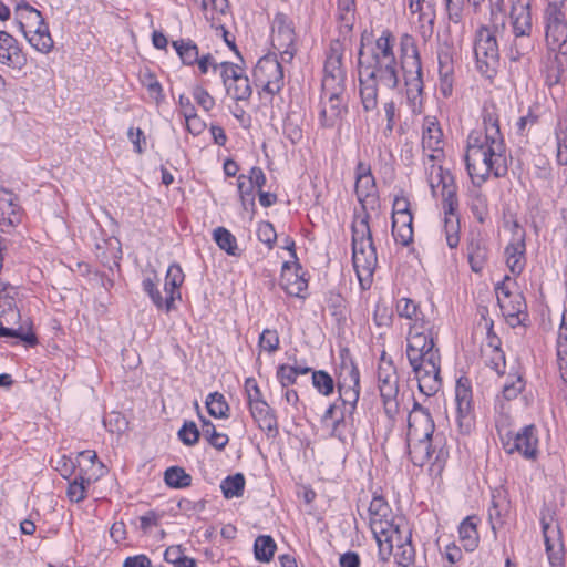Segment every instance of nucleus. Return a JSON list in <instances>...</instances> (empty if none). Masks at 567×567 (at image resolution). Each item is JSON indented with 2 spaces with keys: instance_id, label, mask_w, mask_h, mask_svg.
<instances>
[{
  "instance_id": "obj_27",
  "label": "nucleus",
  "mask_w": 567,
  "mask_h": 567,
  "mask_svg": "<svg viewBox=\"0 0 567 567\" xmlns=\"http://www.w3.org/2000/svg\"><path fill=\"white\" fill-rule=\"evenodd\" d=\"M409 455L412 463L416 466H423L435 452L432 449V439L406 437Z\"/></svg>"
},
{
  "instance_id": "obj_18",
  "label": "nucleus",
  "mask_w": 567,
  "mask_h": 567,
  "mask_svg": "<svg viewBox=\"0 0 567 567\" xmlns=\"http://www.w3.org/2000/svg\"><path fill=\"white\" fill-rule=\"evenodd\" d=\"M525 231L517 223L514 224L513 238L505 248L506 265L511 272L518 276L526 265Z\"/></svg>"
},
{
  "instance_id": "obj_11",
  "label": "nucleus",
  "mask_w": 567,
  "mask_h": 567,
  "mask_svg": "<svg viewBox=\"0 0 567 567\" xmlns=\"http://www.w3.org/2000/svg\"><path fill=\"white\" fill-rule=\"evenodd\" d=\"M370 532H400L404 518L395 516L382 495L373 494L368 507Z\"/></svg>"
},
{
  "instance_id": "obj_38",
  "label": "nucleus",
  "mask_w": 567,
  "mask_h": 567,
  "mask_svg": "<svg viewBox=\"0 0 567 567\" xmlns=\"http://www.w3.org/2000/svg\"><path fill=\"white\" fill-rule=\"evenodd\" d=\"M456 208L455 207L452 212L447 213L444 212V231L446 237V244L450 248H456L460 243V236H458V218L456 216Z\"/></svg>"
},
{
  "instance_id": "obj_20",
  "label": "nucleus",
  "mask_w": 567,
  "mask_h": 567,
  "mask_svg": "<svg viewBox=\"0 0 567 567\" xmlns=\"http://www.w3.org/2000/svg\"><path fill=\"white\" fill-rule=\"evenodd\" d=\"M20 206L17 196L0 187V230L6 231L20 223Z\"/></svg>"
},
{
  "instance_id": "obj_41",
  "label": "nucleus",
  "mask_w": 567,
  "mask_h": 567,
  "mask_svg": "<svg viewBox=\"0 0 567 567\" xmlns=\"http://www.w3.org/2000/svg\"><path fill=\"white\" fill-rule=\"evenodd\" d=\"M255 556L259 561H269L276 550V544L269 535H259L254 544Z\"/></svg>"
},
{
  "instance_id": "obj_57",
  "label": "nucleus",
  "mask_w": 567,
  "mask_h": 567,
  "mask_svg": "<svg viewBox=\"0 0 567 567\" xmlns=\"http://www.w3.org/2000/svg\"><path fill=\"white\" fill-rule=\"evenodd\" d=\"M257 236H258V239L260 241H262L264 244H266L269 248H272V246L277 239V234L275 231V228H274L272 224L269 221H261L258 225Z\"/></svg>"
},
{
  "instance_id": "obj_4",
  "label": "nucleus",
  "mask_w": 567,
  "mask_h": 567,
  "mask_svg": "<svg viewBox=\"0 0 567 567\" xmlns=\"http://www.w3.org/2000/svg\"><path fill=\"white\" fill-rule=\"evenodd\" d=\"M406 359L419 382L420 392L427 396L435 394L442 385L441 354L435 342L432 341L427 347L416 351L414 359L412 354Z\"/></svg>"
},
{
  "instance_id": "obj_47",
  "label": "nucleus",
  "mask_w": 567,
  "mask_h": 567,
  "mask_svg": "<svg viewBox=\"0 0 567 567\" xmlns=\"http://www.w3.org/2000/svg\"><path fill=\"white\" fill-rule=\"evenodd\" d=\"M91 478H85L82 475V471L79 476H76L72 482L69 483V487L66 491L68 497L72 502H81L85 498L86 486L90 485Z\"/></svg>"
},
{
  "instance_id": "obj_5",
  "label": "nucleus",
  "mask_w": 567,
  "mask_h": 567,
  "mask_svg": "<svg viewBox=\"0 0 567 567\" xmlns=\"http://www.w3.org/2000/svg\"><path fill=\"white\" fill-rule=\"evenodd\" d=\"M19 30L37 51L48 53L53 48L49 27L41 12L25 1L17 3L14 9Z\"/></svg>"
},
{
  "instance_id": "obj_9",
  "label": "nucleus",
  "mask_w": 567,
  "mask_h": 567,
  "mask_svg": "<svg viewBox=\"0 0 567 567\" xmlns=\"http://www.w3.org/2000/svg\"><path fill=\"white\" fill-rule=\"evenodd\" d=\"M544 23L548 49L567 56V21L564 8L546 7Z\"/></svg>"
},
{
  "instance_id": "obj_40",
  "label": "nucleus",
  "mask_w": 567,
  "mask_h": 567,
  "mask_svg": "<svg viewBox=\"0 0 567 567\" xmlns=\"http://www.w3.org/2000/svg\"><path fill=\"white\" fill-rule=\"evenodd\" d=\"M221 492L226 498L239 497L244 493L245 477L241 473L227 476L221 481Z\"/></svg>"
},
{
  "instance_id": "obj_25",
  "label": "nucleus",
  "mask_w": 567,
  "mask_h": 567,
  "mask_svg": "<svg viewBox=\"0 0 567 567\" xmlns=\"http://www.w3.org/2000/svg\"><path fill=\"white\" fill-rule=\"evenodd\" d=\"M184 282V272L179 265L173 264L168 267L164 292L166 295V311H171L174 308V301L181 299V286Z\"/></svg>"
},
{
  "instance_id": "obj_31",
  "label": "nucleus",
  "mask_w": 567,
  "mask_h": 567,
  "mask_svg": "<svg viewBox=\"0 0 567 567\" xmlns=\"http://www.w3.org/2000/svg\"><path fill=\"white\" fill-rule=\"evenodd\" d=\"M396 312L399 317L412 321L410 326H420L425 328L430 321L425 320L424 315L420 311L419 305L409 298H401L396 301Z\"/></svg>"
},
{
  "instance_id": "obj_6",
  "label": "nucleus",
  "mask_w": 567,
  "mask_h": 567,
  "mask_svg": "<svg viewBox=\"0 0 567 567\" xmlns=\"http://www.w3.org/2000/svg\"><path fill=\"white\" fill-rule=\"evenodd\" d=\"M497 27L491 29L482 25L474 35L473 51L477 71L487 79H493L499 66V49L496 40Z\"/></svg>"
},
{
  "instance_id": "obj_32",
  "label": "nucleus",
  "mask_w": 567,
  "mask_h": 567,
  "mask_svg": "<svg viewBox=\"0 0 567 567\" xmlns=\"http://www.w3.org/2000/svg\"><path fill=\"white\" fill-rule=\"evenodd\" d=\"M284 272L281 276V287L285 291L293 297H302V292L306 291L308 282L302 276L290 270L288 262L282 266Z\"/></svg>"
},
{
  "instance_id": "obj_49",
  "label": "nucleus",
  "mask_w": 567,
  "mask_h": 567,
  "mask_svg": "<svg viewBox=\"0 0 567 567\" xmlns=\"http://www.w3.org/2000/svg\"><path fill=\"white\" fill-rule=\"evenodd\" d=\"M312 384L319 393L326 396L330 395L334 389L332 377L323 370L312 372Z\"/></svg>"
},
{
  "instance_id": "obj_63",
  "label": "nucleus",
  "mask_w": 567,
  "mask_h": 567,
  "mask_svg": "<svg viewBox=\"0 0 567 567\" xmlns=\"http://www.w3.org/2000/svg\"><path fill=\"white\" fill-rule=\"evenodd\" d=\"M266 175L262 172L260 167L254 166L249 171V174L246 175V182L247 184H251V187L255 186L258 188V190H261L262 187L266 185Z\"/></svg>"
},
{
  "instance_id": "obj_64",
  "label": "nucleus",
  "mask_w": 567,
  "mask_h": 567,
  "mask_svg": "<svg viewBox=\"0 0 567 567\" xmlns=\"http://www.w3.org/2000/svg\"><path fill=\"white\" fill-rule=\"evenodd\" d=\"M557 362L560 378L567 382V344H557Z\"/></svg>"
},
{
  "instance_id": "obj_55",
  "label": "nucleus",
  "mask_w": 567,
  "mask_h": 567,
  "mask_svg": "<svg viewBox=\"0 0 567 567\" xmlns=\"http://www.w3.org/2000/svg\"><path fill=\"white\" fill-rule=\"evenodd\" d=\"M486 364L497 374H503L506 365L504 352L498 347L492 348L489 355L486 358Z\"/></svg>"
},
{
  "instance_id": "obj_44",
  "label": "nucleus",
  "mask_w": 567,
  "mask_h": 567,
  "mask_svg": "<svg viewBox=\"0 0 567 567\" xmlns=\"http://www.w3.org/2000/svg\"><path fill=\"white\" fill-rule=\"evenodd\" d=\"M173 47L177 51L183 63L193 65L194 63H196L198 61V48L193 41H190V40L174 41Z\"/></svg>"
},
{
  "instance_id": "obj_10",
  "label": "nucleus",
  "mask_w": 567,
  "mask_h": 567,
  "mask_svg": "<svg viewBox=\"0 0 567 567\" xmlns=\"http://www.w3.org/2000/svg\"><path fill=\"white\" fill-rule=\"evenodd\" d=\"M254 79L255 84L270 95L281 91L285 85L284 69L276 55H265L259 59L254 69Z\"/></svg>"
},
{
  "instance_id": "obj_62",
  "label": "nucleus",
  "mask_w": 567,
  "mask_h": 567,
  "mask_svg": "<svg viewBox=\"0 0 567 567\" xmlns=\"http://www.w3.org/2000/svg\"><path fill=\"white\" fill-rule=\"evenodd\" d=\"M245 391L248 399V404H254L257 402L265 401L262 399L261 391L257 384V381L254 378H247L245 381Z\"/></svg>"
},
{
  "instance_id": "obj_15",
  "label": "nucleus",
  "mask_w": 567,
  "mask_h": 567,
  "mask_svg": "<svg viewBox=\"0 0 567 567\" xmlns=\"http://www.w3.org/2000/svg\"><path fill=\"white\" fill-rule=\"evenodd\" d=\"M346 87L338 90H322V106L320 110V123L323 127H333L347 113Z\"/></svg>"
},
{
  "instance_id": "obj_28",
  "label": "nucleus",
  "mask_w": 567,
  "mask_h": 567,
  "mask_svg": "<svg viewBox=\"0 0 567 567\" xmlns=\"http://www.w3.org/2000/svg\"><path fill=\"white\" fill-rule=\"evenodd\" d=\"M467 258L471 269L480 272L488 258L486 241L481 236H473L467 243Z\"/></svg>"
},
{
  "instance_id": "obj_13",
  "label": "nucleus",
  "mask_w": 567,
  "mask_h": 567,
  "mask_svg": "<svg viewBox=\"0 0 567 567\" xmlns=\"http://www.w3.org/2000/svg\"><path fill=\"white\" fill-rule=\"evenodd\" d=\"M427 181L434 196L440 192L442 196V208L447 213L458 206L456 197V186L450 172L444 171L442 166L431 165Z\"/></svg>"
},
{
  "instance_id": "obj_33",
  "label": "nucleus",
  "mask_w": 567,
  "mask_h": 567,
  "mask_svg": "<svg viewBox=\"0 0 567 567\" xmlns=\"http://www.w3.org/2000/svg\"><path fill=\"white\" fill-rule=\"evenodd\" d=\"M498 305L504 316H506L513 324L522 322L520 316H525L524 311L526 309V303L522 295H516L513 299L509 298L507 301L506 298H502L498 295Z\"/></svg>"
},
{
  "instance_id": "obj_2",
  "label": "nucleus",
  "mask_w": 567,
  "mask_h": 567,
  "mask_svg": "<svg viewBox=\"0 0 567 567\" xmlns=\"http://www.w3.org/2000/svg\"><path fill=\"white\" fill-rule=\"evenodd\" d=\"M482 121L483 128L470 133L465 153L466 169L472 182L478 186L491 174L501 177L507 172L506 147L494 105L484 106Z\"/></svg>"
},
{
  "instance_id": "obj_35",
  "label": "nucleus",
  "mask_w": 567,
  "mask_h": 567,
  "mask_svg": "<svg viewBox=\"0 0 567 567\" xmlns=\"http://www.w3.org/2000/svg\"><path fill=\"white\" fill-rule=\"evenodd\" d=\"M375 181L373 176H365L355 179V195L362 205V214H368L365 203L370 199L373 202L375 197Z\"/></svg>"
},
{
  "instance_id": "obj_48",
  "label": "nucleus",
  "mask_w": 567,
  "mask_h": 567,
  "mask_svg": "<svg viewBox=\"0 0 567 567\" xmlns=\"http://www.w3.org/2000/svg\"><path fill=\"white\" fill-rule=\"evenodd\" d=\"M157 276L154 274V277H146L143 279L142 287L143 290L148 295L153 303L158 309L166 310V297L163 298L161 291L157 288Z\"/></svg>"
},
{
  "instance_id": "obj_21",
  "label": "nucleus",
  "mask_w": 567,
  "mask_h": 567,
  "mask_svg": "<svg viewBox=\"0 0 567 567\" xmlns=\"http://www.w3.org/2000/svg\"><path fill=\"white\" fill-rule=\"evenodd\" d=\"M509 517V502L503 491H495L492 494L491 506L488 508V520L493 532L506 528Z\"/></svg>"
},
{
  "instance_id": "obj_51",
  "label": "nucleus",
  "mask_w": 567,
  "mask_h": 567,
  "mask_svg": "<svg viewBox=\"0 0 567 567\" xmlns=\"http://www.w3.org/2000/svg\"><path fill=\"white\" fill-rule=\"evenodd\" d=\"M237 182H238V192H239V196H240L244 209L254 210L255 209V195H254V188L251 187V184H247L245 174H240L238 176Z\"/></svg>"
},
{
  "instance_id": "obj_29",
  "label": "nucleus",
  "mask_w": 567,
  "mask_h": 567,
  "mask_svg": "<svg viewBox=\"0 0 567 567\" xmlns=\"http://www.w3.org/2000/svg\"><path fill=\"white\" fill-rule=\"evenodd\" d=\"M412 214L392 215V235L402 246H408L413 238Z\"/></svg>"
},
{
  "instance_id": "obj_39",
  "label": "nucleus",
  "mask_w": 567,
  "mask_h": 567,
  "mask_svg": "<svg viewBox=\"0 0 567 567\" xmlns=\"http://www.w3.org/2000/svg\"><path fill=\"white\" fill-rule=\"evenodd\" d=\"M214 240L218 247L230 256H239L236 237L226 228L218 227L214 230Z\"/></svg>"
},
{
  "instance_id": "obj_53",
  "label": "nucleus",
  "mask_w": 567,
  "mask_h": 567,
  "mask_svg": "<svg viewBox=\"0 0 567 567\" xmlns=\"http://www.w3.org/2000/svg\"><path fill=\"white\" fill-rule=\"evenodd\" d=\"M508 381L503 385V396L506 400H513L524 390L525 382L520 375H509Z\"/></svg>"
},
{
  "instance_id": "obj_30",
  "label": "nucleus",
  "mask_w": 567,
  "mask_h": 567,
  "mask_svg": "<svg viewBox=\"0 0 567 567\" xmlns=\"http://www.w3.org/2000/svg\"><path fill=\"white\" fill-rule=\"evenodd\" d=\"M443 133L434 117H425L423 123L422 144L424 148L432 152L442 151Z\"/></svg>"
},
{
  "instance_id": "obj_54",
  "label": "nucleus",
  "mask_w": 567,
  "mask_h": 567,
  "mask_svg": "<svg viewBox=\"0 0 567 567\" xmlns=\"http://www.w3.org/2000/svg\"><path fill=\"white\" fill-rule=\"evenodd\" d=\"M435 0H410L409 8L412 13H419L420 19L424 17L435 16Z\"/></svg>"
},
{
  "instance_id": "obj_50",
  "label": "nucleus",
  "mask_w": 567,
  "mask_h": 567,
  "mask_svg": "<svg viewBox=\"0 0 567 567\" xmlns=\"http://www.w3.org/2000/svg\"><path fill=\"white\" fill-rule=\"evenodd\" d=\"M557 162L567 165V122H559L556 128Z\"/></svg>"
},
{
  "instance_id": "obj_24",
  "label": "nucleus",
  "mask_w": 567,
  "mask_h": 567,
  "mask_svg": "<svg viewBox=\"0 0 567 567\" xmlns=\"http://www.w3.org/2000/svg\"><path fill=\"white\" fill-rule=\"evenodd\" d=\"M538 439L536 436V429L534 425H527L517 432L514 436V442L508 452L514 451L520 453L526 458H535L537 454Z\"/></svg>"
},
{
  "instance_id": "obj_19",
  "label": "nucleus",
  "mask_w": 567,
  "mask_h": 567,
  "mask_svg": "<svg viewBox=\"0 0 567 567\" xmlns=\"http://www.w3.org/2000/svg\"><path fill=\"white\" fill-rule=\"evenodd\" d=\"M434 421L427 409L414 402L408 419L406 437L433 439Z\"/></svg>"
},
{
  "instance_id": "obj_42",
  "label": "nucleus",
  "mask_w": 567,
  "mask_h": 567,
  "mask_svg": "<svg viewBox=\"0 0 567 567\" xmlns=\"http://www.w3.org/2000/svg\"><path fill=\"white\" fill-rule=\"evenodd\" d=\"M165 483L174 488L188 487L192 484V476L179 466H172L165 471Z\"/></svg>"
},
{
  "instance_id": "obj_59",
  "label": "nucleus",
  "mask_w": 567,
  "mask_h": 567,
  "mask_svg": "<svg viewBox=\"0 0 567 567\" xmlns=\"http://www.w3.org/2000/svg\"><path fill=\"white\" fill-rule=\"evenodd\" d=\"M298 374L292 365L281 364L277 370V379L279 380L282 388H288L296 383Z\"/></svg>"
},
{
  "instance_id": "obj_61",
  "label": "nucleus",
  "mask_w": 567,
  "mask_h": 567,
  "mask_svg": "<svg viewBox=\"0 0 567 567\" xmlns=\"http://www.w3.org/2000/svg\"><path fill=\"white\" fill-rule=\"evenodd\" d=\"M450 21L458 23L462 20L464 0H444Z\"/></svg>"
},
{
  "instance_id": "obj_45",
  "label": "nucleus",
  "mask_w": 567,
  "mask_h": 567,
  "mask_svg": "<svg viewBox=\"0 0 567 567\" xmlns=\"http://www.w3.org/2000/svg\"><path fill=\"white\" fill-rule=\"evenodd\" d=\"M206 408L208 413L214 417L223 419L228 416L227 412L229 406L224 395L218 392L208 394L206 399Z\"/></svg>"
},
{
  "instance_id": "obj_34",
  "label": "nucleus",
  "mask_w": 567,
  "mask_h": 567,
  "mask_svg": "<svg viewBox=\"0 0 567 567\" xmlns=\"http://www.w3.org/2000/svg\"><path fill=\"white\" fill-rule=\"evenodd\" d=\"M544 539L550 567H564L561 534H544Z\"/></svg>"
},
{
  "instance_id": "obj_26",
  "label": "nucleus",
  "mask_w": 567,
  "mask_h": 567,
  "mask_svg": "<svg viewBox=\"0 0 567 567\" xmlns=\"http://www.w3.org/2000/svg\"><path fill=\"white\" fill-rule=\"evenodd\" d=\"M432 341H434L432 333V326L429 323L425 328H421L420 326H410V330L406 338V358H413L416 354V351L427 347Z\"/></svg>"
},
{
  "instance_id": "obj_1",
  "label": "nucleus",
  "mask_w": 567,
  "mask_h": 567,
  "mask_svg": "<svg viewBox=\"0 0 567 567\" xmlns=\"http://www.w3.org/2000/svg\"><path fill=\"white\" fill-rule=\"evenodd\" d=\"M395 38L384 30L370 48L361 45L358 53L360 97L363 110L370 112L378 106V85L395 89L399 71L403 72L408 103L413 113L422 112V63L415 39L404 33L400 38V65L394 54Z\"/></svg>"
},
{
  "instance_id": "obj_60",
  "label": "nucleus",
  "mask_w": 567,
  "mask_h": 567,
  "mask_svg": "<svg viewBox=\"0 0 567 567\" xmlns=\"http://www.w3.org/2000/svg\"><path fill=\"white\" fill-rule=\"evenodd\" d=\"M193 97L206 112L210 111L215 106L214 97L202 86H195L193 89Z\"/></svg>"
},
{
  "instance_id": "obj_14",
  "label": "nucleus",
  "mask_w": 567,
  "mask_h": 567,
  "mask_svg": "<svg viewBox=\"0 0 567 567\" xmlns=\"http://www.w3.org/2000/svg\"><path fill=\"white\" fill-rule=\"evenodd\" d=\"M378 380L384 412L389 419L394 420L400 411V404L398 401L399 378L393 367L391 364L388 368L380 367Z\"/></svg>"
},
{
  "instance_id": "obj_58",
  "label": "nucleus",
  "mask_w": 567,
  "mask_h": 567,
  "mask_svg": "<svg viewBox=\"0 0 567 567\" xmlns=\"http://www.w3.org/2000/svg\"><path fill=\"white\" fill-rule=\"evenodd\" d=\"M142 83L147 89L150 96L156 102H159L163 99L162 85L152 73H145L143 75Z\"/></svg>"
},
{
  "instance_id": "obj_36",
  "label": "nucleus",
  "mask_w": 567,
  "mask_h": 567,
  "mask_svg": "<svg viewBox=\"0 0 567 567\" xmlns=\"http://www.w3.org/2000/svg\"><path fill=\"white\" fill-rule=\"evenodd\" d=\"M202 420V435L215 449L221 451L228 444L229 437L226 433L216 431L215 425L207 419L200 416Z\"/></svg>"
},
{
  "instance_id": "obj_17",
  "label": "nucleus",
  "mask_w": 567,
  "mask_h": 567,
  "mask_svg": "<svg viewBox=\"0 0 567 567\" xmlns=\"http://www.w3.org/2000/svg\"><path fill=\"white\" fill-rule=\"evenodd\" d=\"M322 90L346 87V71L342 68V54L339 44L331 45L323 68Z\"/></svg>"
},
{
  "instance_id": "obj_37",
  "label": "nucleus",
  "mask_w": 567,
  "mask_h": 567,
  "mask_svg": "<svg viewBox=\"0 0 567 567\" xmlns=\"http://www.w3.org/2000/svg\"><path fill=\"white\" fill-rule=\"evenodd\" d=\"M534 49V40L530 35H514L513 43L508 50L511 61L517 62L528 55Z\"/></svg>"
},
{
  "instance_id": "obj_56",
  "label": "nucleus",
  "mask_w": 567,
  "mask_h": 567,
  "mask_svg": "<svg viewBox=\"0 0 567 567\" xmlns=\"http://www.w3.org/2000/svg\"><path fill=\"white\" fill-rule=\"evenodd\" d=\"M259 346L268 351L275 352L279 348V336L276 330L265 329L259 338Z\"/></svg>"
},
{
  "instance_id": "obj_46",
  "label": "nucleus",
  "mask_w": 567,
  "mask_h": 567,
  "mask_svg": "<svg viewBox=\"0 0 567 567\" xmlns=\"http://www.w3.org/2000/svg\"><path fill=\"white\" fill-rule=\"evenodd\" d=\"M514 35H530L533 30L530 11L509 14Z\"/></svg>"
},
{
  "instance_id": "obj_16",
  "label": "nucleus",
  "mask_w": 567,
  "mask_h": 567,
  "mask_svg": "<svg viewBox=\"0 0 567 567\" xmlns=\"http://www.w3.org/2000/svg\"><path fill=\"white\" fill-rule=\"evenodd\" d=\"M456 422L461 433L468 434L473 427L472 390L466 378L458 379L455 388Z\"/></svg>"
},
{
  "instance_id": "obj_52",
  "label": "nucleus",
  "mask_w": 567,
  "mask_h": 567,
  "mask_svg": "<svg viewBox=\"0 0 567 567\" xmlns=\"http://www.w3.org/2000/svg\"><path fill=\"white\" fill-rule=\"evenodd\" d=\"M200 434L202 431L198 430L196 423L193 421H185L177 433L178 439L187 446L195 445L198 442Z\"/></svg>"
},
{
  "instance_id": "obj_8",
  "label": "nucleus",
  "mask_w": 567,
  "mask_h": 567,
  "mask_svg": "<svg viewBox=\"0 0 567 567\" xmlns=\"http://www.w3.org/2000/svg\"><path fill=\"white\" fill-rule=\"evenodd\" d=\"M379 546V555L382 560H388L391 556L398 565L402 567L410 566L415 556L412 546V534H372Z\"/></svg>"
},
{
  "instance_id": "obj_3",
  "label": "nucleus",
  "mask_w": 567,
  "mask_h": 567,
  "mask_svg": "<svg viewBox=\"0 0 567 567\" xmlns=\"http://www.w3.org/2000/svg\"><path fill=\"white\" fill-rule=\"evenodd\" d=\"M369 214L355 215L352 223V261L360 285L370 288L378 257L369 226Z\"/></svg>"
},
{
  "instance_id": "obj_12",
  "label": "nucleus",
  "mask_w": 567,
  "mask_h": 567,
  "mask_svg": "<svg viewBox=\"0 0 567 567\" xmlns=\"http://www.w3.org/2000/svg\"><path fill=\"white\" fill-rule=\"evenodd\" d=\"M218 69H220V76L227 94L235 101H248L252 94V87L245 71L230 62L214 64V71Z\"/></svg>"
},
{
  "instance_id": "obj_43",
  "label": "nucleus",
  "mask_w": 567,
  "mask_h": 567,
  "mask_svg": "<svg viewBox=\"0 0 567 567\" xmlns=\"http://www.w3.org/2000/svg\"><path fill=\"white\" fill-rule=\"evenodd\" d=\"M337 18L343 28L351 30L355 20V0H337Z\"/></svg>"
},
{
  "instance_id": "obj_22",
  "label": "nucleus",
  "mask_w": 567,
  "mask_h": 567,
  "mask_svg": "<svg viewBox=\"0 0 567 567\" xmlns=\"http://www.w3.org/2000/svg\"><path fill=\"white\" fill-rule=\"evenodd\" d=\"M250 413L257 422L259 429L264 431L268 437H276L278 435V422L274 410L266 401L257 402L249 405Z\"/></svg>"
},
{
  "instance_id": "obj_23",
  "label": "nucleus",
  "mask_w": 567,
  "mask_h": 567,
  "mask_svg": "<svg viewBox=\"0 0 567 567\" xmlns=\"http://www.w3.org/2000/svg\"><path fill=\"white\" fill-rule=\"evenodd\" d=\"M0 62L13 68H21L25 58L18 41L8 32L0 30Z\"/></svg>"
},
{
  "instance_id": "obj_7",
  "label": "nucleus",
  "mask_w": 567,
  "mask_h": 567,
  "mask_svg": "<svg viewBox=\"0 0 567 567\" xmlns=\"http://www.w3.org/2000/svg\"><path fill=\"white\" fill-rule=\"evenodd\" d=\"M339 400L343 410L336 420V425L344 422L346 415L352 416L360 394V373L357 365L350 362H343L338 379Z\"/></svg>"
}]
</instances>
